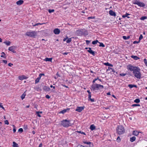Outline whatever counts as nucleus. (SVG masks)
<instances>
[{
  "label": "nucleus",
  "instance_id": "obj_1",
  "mask_svg": "<svg viewBox=\"0 0 147 147\" xmlns=\"http://www.w3.org/2000/svg\"><path fill=\"white\" fill-rule=\"evenodd\" d=\"M127 69L133 71V75L137 79H140L142 78V75L140 72V69L139 67L129 65L127 66Z\"/></svg>",
  "mask_w": 147,
  "mask_h": 147
},
{
  "label": "nucleus",
  "instance_id": "obj_2",
  "mask_svg": "<svg viewBox=\"0 0 147 147\" xmlns=\"http://www.w3.org/2000/svg\"><path fill=\"white\" fill-rule=\"evenodd\" d=\"M37 32L36 31L30 30L27 32L25 34L26 36L30 37L35 38L37 35Z\"/></svg>",
  "mask_w": 147,
  "mask_h": 147
},
{
  "label": "nucleus",
  "instance_id": "obj_3",
  "mask_svg": "<svg viewBox=\"0 0 147 147\" xmlns=\"http://www.w3.org/2000/svg\"><path fill=\"white\" fill-rule=\"evenodd\" d=\"M76 33L78 36L87 35H88V32L85 29H79L76 30Z\"/></svg>",
  "mask_w": 147,
  "mask_h": 147
},
{
  "label": "nucleus",
  "instance_id": "obj_4",
  "mask_svg": "<svg viewBox=\"0 0 147 147\" xmlns=\"http://www.w3.org/2000/svg\"><path fill=\"white\" fill-rule=\"evenodd\" d=\"M125 132L123 126L121 125L118 126L117 128V132L119 135L123 134Z\"/></svg>",
  "mask_w": 147,
  "mask_h": 147
},
{
  "label": "nucleus",
  "instance_id": "obj_5",
  "mask_svg": "<svg viewBox=\"0 0 147 147\" xmlns=\"http://www.w3.org/2000/svg\"><path fill=\"white\" fill-rule=\"evenodd\" d=\"M91 89L93 90H98L99 89H102L104 88V86L103 85L95 84L92 85L91 86Z\"/></svg>",
  "mask_w": 147,
  "mask_h": 147
},
{
  "label": "nucleus",
  "instance_id": "obj_6",
  "mask_svg": "<svg viewBox=\"0 0 147 147\" xmlns=\"http://www.w3.org/2000/svg\"><path fill=\"white\" fill-rule=\"evenodd\" d=\"M61 125L64 127H68L71 125L69 120L67 119L63 120L61 121Z\"/></svg>",
  "mask_w": 147,
  "mask_h": 147
},
{
  "label": "nucleus",
  "instance_id": "obj_7",
  "mask_svg": "<svg viewBox=\"0 0 147 147\" xmlns=\"http://www.w3.org/2000/svg\"><path fill=\"white\" fill-rule=\"evenodd\" d=\"M133 3L137 5L140 7H144L146 5L142 2H140L139 0H134L133 1Z\"/></svg>",
  "mask_w": 147,
  "mask_h": 147
},
{
  "label": "nucleus",
  "instance_id": "obj_8",
  "mask_svg": "<svg viewBox=\"0 0 147 147\" xmlns=\"http://www.w3.org/2000/svg\"><path fill=\"white\" fill-rule=\"evenodd\" d=\"M84 143L88 145V146H86V147H93V144L91 142H88L87 141H84L83 142Z\"/></svg>",
  "mask_w": 147,
  "mask_h": 147
},
{
  "label": "nucleus",
  "instance_id": "obj_9",
  "mask_svg": "<svg viewBox=\"0 0 147 147\" xmlns=\"http://www.w3.org/2000/svg\"><path fill=\"white\" fill-rule=\"evenodd\" d=\"M16 48V46H12L9 47L8 50L13 53H16V51H15V49Z\"/></svg>",
  "mask_w": 147,
  "mask_h": 147
},
{
  "label": "nucleus",
  "instance_id": "obj_10",
  "mask_svg": "<svg viewBox=\"0 0 147 147\" xmlns=\"http://www.w3.org/2000/svg\"><path fill=\"white\" fill-rule=\"evenodd\" d=\"M84 109V107H77L75 110L78 112H80Z\"/></svg>",
  "mask_w": 147,
  "mask_h": 147
},
{
  "label": "nucleus",
  "instance_id": "obj_11",
  "mask_svg": "<svg viewBox=\"0 0 147 147\" xmlns=\"http://www.w3.org/2000/svg\"><path fill=\"white\" fill-rule=\"evenodd\" d=\"M88 49H89V50H87V51L88 53H90V54H92L94 56L95 55V53H94V52L93 51L91 50V48L89 47L88 48Z\"/></svg>",
  "mask_w": 147,
  "mask_h": 147
},
{
  "label": "nucleus",
  "instance_id": "obj_12",
  "mask_svg": "<svg viewBox=\"0 0 147 147\" xmlns=\"http://www.w3.org/2000/svg\"><path fill=\"white\" fill-rule=\"evenodd\" d=\"M54 33L55 34H59L60 32V30L58 28L55 29L53 31Z\"/></svg>",
  "mask_w": 147,
  "mask_h": 147
},
{
  "label": "nucleus",
  "instance_id": "obj_13",
  "mask_svg": "<svg viewBox=\"0 0 147 147\" xmlns=\"http://www.w3.org/2000/svg\"><path fill=\"white\" fill-rule=\"evenodd\" d=\"M27 78L24 75L19 76V79L20 80H22L24 79H26Z\"/></svg>",
  "mask_w": 147,
  "mask_h": 147
},
{
  "label": "nucleus",
  "instance_id": "obj_14",
  "mask_svg": "<svg viewBox=\"0 0 147 147\" xmlns=\"http://www.w3.org/2000/svg\"><path fill=\"white\" fill-rule=\"evenodd\" d=\"M24 3V1L22 0H20L17 1L16 3L18 5H20Z\"/></svg>",
  "mask_w": 147,
  "mask_h": 147
},
{
  "label": "nucleus",
  "instance_id": "obj_15",
  "mask_svg": "<svg viewBox=\"0 0 147 147\" xmlns=\"http://www.w3.org/2000/svg\"><path fill=\"white\" fill-rule=\"evenodd\" d=\"M109 13L110 15L112 16H115L116 14L115 12L112 10H110L109 11Z\"/></svg>",
  "mask_w": 147,
  "mask_h": 147
},
{
  "label": "nucleus",
  "instance_id": "obj_16",
  "mask_svg": "<svg viewBox=\"0 0 147 147\" xmlns=\"http://www.w3.org/2000/svg\"><path fill=\"white\" fill-rule=\"evenodd\" d=\"M43 89L44 90L46 91H48L50 90V88L46 86H44L43 87Z\"/></svg>",
  "mask_w": 147,
  "mask_h": 147
},
{
  "label": "nucleus",
  "instance_id": "obj_17",
  "mask_svg": "<svg viewBox=\"0 0 147 147\" xmlns=\"http://www.w3.org/2000/svg\"><path fill=\"white\" fill-rule=\"evenodd\" d=\"M52 59V58H48L47 57H46L45 58V59H44V60L45 61H46L51 62Z\"/></svg>",
  "mask_w": 147,
  "mask_h": 147
},
{
  "label": "nucleus",
  "instance_id": "obj_18",
  "mask_svg": "<svg viewBox=\"0 0 147 147\" xmlns=\"http://www.w3.org/2000/svg\"><path fill=\"white\" fill-rule=\"evenodd\" d=\"M140 132L136 131H134L133 132V134L134 135L137 136L139 134Z\"/></svg>",
  "mask_w": 147,
  "mask_h": 147
},
{
  "label": "nucleus",
  "instance_id": "obj_19",
  "mask_svg": "<svg viewBox=\"0 0 147 147\" xmlns=\"http://www.w3.org/2000/svg\"><path fill=\"white\" fill-rule=\"evenodd\" d=\"M130 15V14L126 13L125 14L123 15L122 16V17L123 18H125V17H127L128 18H129V17L128 16V15Z\"/></svg>",
  "mask_w": 147,
  "mask_h": 147
},
{
  "label": "nucleus",
  "instance_id": "obj_20",
  "mask_svg": "<svg viewBox=\"0 0 147 147\" xmlns=\"http://www.w3.org/2000/svg\"><path fill=\"white\" fill-rule=\"evenodd\" d=\"M96 128L95 126L93 125H92L90 127V129L91 130H93Z\"/></svg>",
  "mask_w": 147,
  "mask_h": 147
},
{
  "label": "nucleus",
  "instance_id": "obj_21",
  "mask_svg": "<svg viewBox=\"0 0 147 147\" xmlns=\"http://www.w3.org/2000/svg\"><path fill=\"white\" fill-rule=\"evenodd\" d=\"M136 139V138L135 136H133L130 138V141L131 142H133Z\"/></svg>",
  "mask_w": 147,
  "mask_h": 147
},
{
  "label": "nucleus",
  "instance_id": "obj_22",
  "mask_svg": "<svg viewBox=\"0 0 147 147\" xmlns=\"http://www.w3.org/2000/svg\"><path fill=\"white\" fill-rule=\"evenodd\" d=\"M1 57H3L4 58H6V56L4 52H2L1 53Z\"/></svg>",
  "mask_w": 147,
  "mask_h": 147
},
{
  "label": "nucleus",
  "instance_id": "obj_23",
  "mask_svg": "<svg viewBox=\"0 0 147 147\" xmlns=\"http://www.w3.org/2000/svg\"><path fill=\"white\" fill-rule=\"evenodd\" d=\"M131 57L136 60H138L139 59L137 56L134 55H132L131 56Z\"/></svg>",
  "mask_w": 147,
  "mask_h": 147
},
{
  "label": "nucleus",
  "instance_id": "obj_24",
  "mask_svg": "<svg viewBox=\"0 0 147 147\" xmlns=\"http://www.w3.org/2000/svg\"><path fill=\"white\" fill-rule=\"evenodd\" d=\"M128 86L129 88H132L134 87H137L136 86V85H134L132 84H129Z\"/></svg>",
  "mask_w": 147,
  "mask_h": 147
},
{
  "label": "nucleus",
  "instance_id": "obj_25",
  "mask_svg": "<svg viewBox=\"0 0 147 147\" xmlns=\"http://www.w3.org/2000/svg\"><path fill=\"white\" fill-rule=\"evenodd\" d=\"M71 41V38H67L66 40V42L67 43H69Z\"/></svg>",
  "mask_w": 147,
  "mask_h": 147
},
{
  "label": "nucleus",
  "instance_id": "obj_26",
  "mask_svg": "<svg viewBox=\"0 0 147 147\" xmlns=\"http://www.w3.org/2000/svg\"><path fill=\"white\" fill-rule=\"evenodd\" d=\"M104 64L108 66H111V67H112L113 66V65L109 63H108L107 62V63H104Z\"/></svg>",
  "mask_w": 147,
  "mask_h": 147
},
{
  "label": "nucleus",
  "instance_id": "obj_27",
  "mask_svg": "<svg viewBox=\"0 0 147 147\" xmlns=\"http://www.w3.org/2000/svg\"><path fill=\"white\" fill-rule=\"evenodd\" d=\"M36 113L38 117H41V116L39 114V113H42V111H36Z\"/></svg>",
  "mask_w": 147,
  "mask_h": 147
},
{
  "label": "nucleus",
  "instance_id": "obj_28",
  "mask_svg": "<svg viewBox=\"0 0 147 147\" xmlns=\"http://www.w3.org/2000/svg\"><path fill=\"white\" fill-rule=\"evenodd\" d=\"M4 43H5L7 46L10 45V43H11L9 41H5V42Z\"/></svg>",
  "mask_w": 147,
  "mask_h": 147
},
{
  "label": "nucleus",
  "instance_id": "obj_29",
  "mask_svg": "<svg viewBox=\"0 0 147 147\" xmlns=\"http://www.w3.org/2000/svg\"><path fill=\"white\" fill-rule=\"evenodd\" d=\"M40 79V77H38V78L35 81V83L36 84L38 83L39 82Z\"/></svg>",
  "mask_w": 147,
  "mask_h": 147
},
{
  "label": "nucleus",
  "instance_id": "obj_30",
  "mask_svg": "<svg viewBox=\"0 0 147 147\" xmlns=\"http://www.w3.org/2000/svg\"><path fill=\"white\" fill-rule=\"evenodd\" d=\"M69 109H64V110H63V111H61L60 112V113L63 114V113H65L67 111V110H69Z\"/></svg>",
  "mask_w": 147,
  "mask_h": 147
},
{
  "label": "nucleus",
  "instance_id": "obj_31",
  "mask_svg": "<svg viewBox=\"0 0 147 147\" xmlns=\"http://www.w3.org/2000/svg\"><path fill=\"white\" fill-rule=\"evenodd\" d=\"M123 39L125 40H127L129 39L130 38V37L129 36H123Z\"/></svg>",
  "mask_w": 147,
  "mask_h": 147
},
{
  "label": "nucleus",
  "instance_id": "obj_32",
  "mask_svg": "<svg viewBox=\"0 0 147 147\" xmlns=\"http://www.w3.org/2000/svg\"><path fill=\"white\" fill-rule=\"evenodd\" d=\"M13 147H17L18 144L16 142H13Z\"/></svg>",
  "mask_w": 147,
  "mask_h": 147
},
{
  "label": "nucleus",
  "instance_id": "obj_33",
  "mask_svg": "<svg viewBox=\"0 0 147 147\" xmlns=\"http://www.w3.org/2000/svg\"><path fill=\"white\" fill-rule=\"evenodd\" d=\"M26 94L25 93H24L21 96V98L22 100H23L25 98Z\"/></svg>",
  "mask_w": 147,
  "mask_h": 147
},
{
  "label": "nucleus",
  "instance_id": "obj_34",
  "mask_svg": "<svg viewBox=\"0 0 147 147\" xmlns=\"http://www.w3.org/2000/svg\"><path fill=\"white\" fill-rule=\"evenodd\" d=\"M134 102L136 103H138L140 102V100L138 98L134 100Z\"/></svg>",
  "mask_w": 147,
  "mask_h": 147
},
{
  "label": "nucleus",
  "instance_id": "obj_35",
  "mask_svg": "<svg viewBox=\"0 0 147 147\" xmlns=\"http://www.w3.org/2000/svg\"><path fill=\"white\" fill-rule=\"evenodd\" d=\"M98 42V41L97 40H96L92 41V43L93 45H95Z\"/></svg>",
  "mask_w": 147,
  "mask_h": 147
},
{
  "label": "nucleus",
  "instance_id": "obj_36",
  "mask_svg": "<svg viewBox=\"0 0 147 147\" xmlns=\"http://www.w3.org/2000/svg\"><path fill=\"white\" fill-rule=\"evenodd\" d=\"M55 10L54 9H49L48 10V11L50 13H51L53 12Z\"/></svg>",
  "mask_w": 147,
  "mask_h": 147
},
{
  "label": "nucleus",
  "instance_id": "obj_37",
  "mask_svg": "<svg viewBox=\"0 0 147 147\" xmlns=\"http://www.w3.org/2000/svg\"><path fill=\"white\" fill-rule=\"evenodd\" d=\"M77 132H78V133H80V134H84V135H86L85 133H84V132H82V131H78Z\"/></svg>",
  "mask_w": 147,
  "mask_h": 147
},
{
  "label": "nucleus",
  "instance_id": "obj_38",
  "mask_svg": "<svg viewBox=\"0 0 147 147\" xmlns=\"http://www.w3.org/2000/svg\"><path fill=\"white\" fill-rule=\"evenodd\" d=\"M32 24H33V26H36L38 25H42V24H44V23H38L36 24H35L34 25H33V23H32Z\"/></svg>",
  "mask_w": 147,
  "mask_h": 147
},
{
  "label": "nucleus",
  "instance_id": "obj_39",
  "mask_svg": "<svg viewBox=\"0 0 147 147\" xmlns=\"http://www.w3.org/2000/svg\"><path fill=\"white\" fill-rule=\"evenodd\" d=\"M99 43L100 44V45H99V46L100 47H105V45L103 44V43H102V42H99Z\"/></svg>",
  "mask_w": 147,
  "mask_h": 147
},
{
  "label": "nucleus",
  "instance_id": "obj_40",
  "mask_svg": "<svg viewBox=\"0 0 147 147\" xmlns=\"http://www.w3.org/2000/svg\"><path fill=\"white\" fill-rule=\"evenodd\" d=\"M144 62L146 66H147V61L146 59H144Z\"/></svg>",
  "mask_w": 147,
  "mask_h": 147
},
{
  "label": "nucleus",
  "instance_id": "obj_41",
  "mask_svg": "<svg viewBox=\"0 0 147 147\" xmlns=\"http://www.w3.org/2000/svg\"><path fill=\"white\" fill-rule=\"evenodd\" d=\"M143 38V36L142 35V34L140 35L139 38V41H140Z\"/></svg>",
  "mask_w": 147,
  "mask_h": 147
},
{
  "label": "nucleus",
  "instance_id": "obj_42",
  "mask_svg": "<svg viewBox=\"0 0 147 147\" xmlns=\"http://www.w3.org/2000/svg\"><path fill=\"white\" fill-rule=\"evenodd\" d=\"M120 141H121L120 138L118 136L117 139V142H119Z\"/></svg>",
  "mask_w": 147,
  "mask_h": 147
},
{
  "label": "nucleus",
  "instance_id": "obj_43",
  "mask_svg": "<svg viewBox=\"0 0 147 147\" xmlns=\"http://www.w3.org/2000/svg\"><path fill=\"white\" fill-rule=\"evenodd\" d=\"M18 131L22 133L23 131V129L22 128H20L19 129Z\"/></svg>",
  "mask_w": 147,
  "mask_h": 147
},
{
  "label": "nucleus",
  "instance_id": "obj_44",
  "mask_svg": "<svg viewBox=\"0 0 147 147\" xmlns=\"http://www.w3.org/2000/svg\"><path fill=\"white\" fill-rule=\"evenodd\" d=\"M140 105L139 104H133L132 105V107H136V106H140Z\"/></svg>",
  "mask_w": 147,
  "mask_h": 147
},
{
  "label": "nucleus",
  "instance_id": "obj_45",
  "mask_svg": "<svg viewBox=\"0 0 147 147\" xmlns=\"http://www.w3.org/2000/svg\"><path fill=\"white\" fill-rule=\"evenodd\" d=\"M99 80L100 81H101V80L100 79H98V78H96L95 79H94L93 81L92 82L93 83H95V81H96V80Z\"/></svg>",
  "mask_w": 147,
  "mask_h": 147
},
{
  "label": "nucleus",
  "instance_id": "obj_46",
  "mask_svg": "<svg viewBox=\"0 0 147 147\" xmlns=\"http://www.w3.org/2000/svg\"><path fill=\"white\" fill-rule=\"evenodd\" d=\"M4 122H5V124L8 125L9 124V122H8V120H6Z\"/></svg>",
  "mask_w": 147,
  "mask_h": 147
},
{
  "label": "nucleus",
  "instance_id": "obj_47",
  "mask_svg": "<svg viewBox=\"0 0 147 147\" xmlns=\"http://www.w3.org/2000/svg\"><path fill=\"white\" fill-rule=\"evenodd\" d=\"M126 74H125L122 73V74H120V75L122 76H125Z\"/></svg>",
  "mask_w": 147,
  "mask_h": 147
},
{
  "label": "nucleus",
  "instance_id": "obj_48",
  "mask_svg": "<svg viewBox=\"0 0 147 147\" xmlns=\"http://www.w3.org/2000/svg\"><path fill=\"white\" fill-rule=\"evenodd\" d=\"M44 74H40L39 75V77H40V78H41V76H44Z\"/></svg>",
  "mask_w": 147,
  "mask_h": 147
},
{
  "label": "nucleus",
  "instance_id": "obj_49",
  "mask_svg": "<svg viewBox=\"0 0 147 147\" xmlns=\"http://www.w3.org/2000/svg\"><path fill=\"white\" fill-rule=\"evenodd\" d=\"M77 147H85L83 145H81L79 144L77 146Z\"/></svg>",
  "mask_w": 147,
  "mask_h": 147
},
{
  "label": "nucleus",
  "instance_id": "obj_50",
  "mask_svg": "<svg viewBox=\"0 0 147 147\" xmlns=\"http://www.w3.org/2000/svg\"><path fill=\"white\" fill-rule=\"evenodd\" d=\"M86 43L87 44H88L90 42V41L88 40H86Z\"/></svg>",
  "mask_w": 147,
  "mask_h": 147
},
{
  "label": "nucleus",
  "instance_id": "obj_51",
  "mask_svg": "<svg viewBox=\"0 0 147 147\" xmlns=\"http://www.w3.org/2000/svg\"><path fill=\"white\" fill-rule=\"evenodd\" d=\"M45 97L46 98H47L48 99H49V98H50V97L48 95H46Z\"/></svg>",
  "mask_w": 147,
  "mask_h": 147
},
{
  "label": "nucleus",
  "instance_id": "obj_52",
  "mask_svg": "<svg viewBox=\"0 0 147 147\" xmlns=\"http://www.w3.org/2000/svg\"><path fill=\"white\" fill-rule=\"evenodd\" d=\"M2 103H0V108H1L3 109H4V107L2 105Z\"/></svg>",
  "mask_w": 147,
  "mask_h": 147
},
{
  "label": "nucleus",
  "instance_id": "obj_53",
  "mask_svg": "<svg viewBox=\"0 0 147 147\" xmlns=\"http://www.w3.org/2000/svg\"><path fill=\"white\" fill-rule=\"evenodd\" d=\"M2 61L5 64H6L7 63V60H3Z\"/></svg>",
  "mask_w": 147,
  "mask_h": 147
},
{
  "label": "nucleus",
  "instance_id": "obj_54",
  "mask_svg": "<svg viewBox=\"0 0 147 147\" xmlns=\"http://www.w3.org/2000/svg\"><path fill=\"white\" fill-rule=\"evenodd\" d=\"M88 100H89L91 98V95H88Z\"/></svg>",
  "mask_w": 147,
  "mask_h": 147
},
{
  "label": "nucleus",
  "instance_id": "obj_55",
  "mask_svg": "<svg viewBox=\"0 0 147 147\" xmlns=\"http://www.w3.org/2000/svg\"><path fill=\"white\" fill-rule=\"evenodd\" d=\"M140 42V41H134L133 42V43L134 44H136V43H138Z\"/></svg>",
  "mask_w": 147,
  "mask_h": 147
},
{
  "label": "nucleus",
  "instance_id": "obj_56",
  "mask_svg": "<svg viewBox=\"0 0 147 147\" xmlns=\"http://www.w3.org/2000/svg\"><path fill=\"white\" fill-rule=\"evenodd\" d=\"M91 102H94V98H91L90 100Z\"/></svg>",
  "mask_w": 147,
  "mask_h": 147
},
{
  "label": "nucleus",
  "instance_id": "obj_57",
  "mask_svg": "<svg viewBox=\"0 0 147 147\" xmlns=\"http://www.w3.org/2000/svg\"><path fill=\"white\" fill-rule=\"evenodd\" d=\"M8 65L9 66L11 67L13 65V64L11 63H9L8 64Z\"/></svg>",
  "mask_w": 147,
  "mask_h": 147
},
{
  "label": "nucleus",
  "instance_id": "obj_58",
  "mask_svg": "<svg viewBox=\"0 0 147 147\" xmlns=\"http://www.w3.org/2000/svg\"><path fill=\"white\" fill-rule=\"evenodd\" d=\"M88 19H91V18H93V19H94L95 18V17H88Z\"/></svg>",
  "mask_w": 147,
  "mask_h": 147
},
{
  "label": "nucleus",
  "instance_id": "obj_59",
  "mask_svg": "<svg viewBox=\"0 0 147 147\" xmlns=\"http://www.w3.org/2000/svg\"><path fill=\"white\" fill-rule=\"evenodd\" d=\"M67 38H68V37H66V38H64L63 39V41H66V40H67Z\"/></svg>",
  "mask_w": 147,
  "mask_h": 147
},
{
  "label": "nucleus",
  "instance_id": "obj_60",
  "mask_svg": "<svg viewBox=\"0 0 147 147\" xmlns=\"http://www.w3.org/2000/svg\"><path fill=\"white\" fill-rule=\"evenodd\" d=\"M87 92L88 93V95H91V92H90V91L89 90H88L87 91Z\"/></svg>",
  "mask_w": 147,
  "mask_h": 147
},
{
  "label": "nucleus",
  "instance_id": "obj_61",
  "mask_svg": "<svg viewBox=\"0 0 147 147\" xmlns=\"http://www.w3.org/2000/svg\"><path fill=\"white\" fill-rule=\"evenodd\" d=\"M42 143H40L39 144L38 147H42Z\"/></svg>",
  "mask_w": 147,
  "mask_h": 147
},
{
  "label": "nucleus",
  "instance_id": "obj_62",
  "mask_svg": "<svg viewBox=\"0 0 147 147\" xmlns=\"http://www.w3.org/2000/svg\"><path fill=\"white\" fill-rule=\"evenodd\" d=\"M68 53L67 52H65L64 53H63V55H67Z\"/></svg>",
  "mask_w": 147,
  "mask_h": 147
},
{
  "label": "nucleus",
  "instance_id": "obj_63",
  "mask_svg": "<svg viewBox=\"0 0 147 147\" xmlns=\"http://www.w3.org/2000/svg\"><path fill=\"white\" fill-rule=\"evenodd\" d=\"M147 17L146 16H142L140 18H147Z\"/></svg>",
  "mask_w": 147,
  "mask_h": 147
},
{
  "label": "nucleus",
  "instance_id": "obj_64",
  "mask_svg": "<svg viewBox=\"0 0 147 147\" xmlns=\"http://www.w3.org/2000/svg\"><path fill=\"white\" fill-rule=\"evenodd\" d=\"M51 88H53L55 89V87L54 86H53V85H51L50 86Z\"/></svg>",
  "mask_w": 147,
  "mask_h": 147
}]
</instances>
